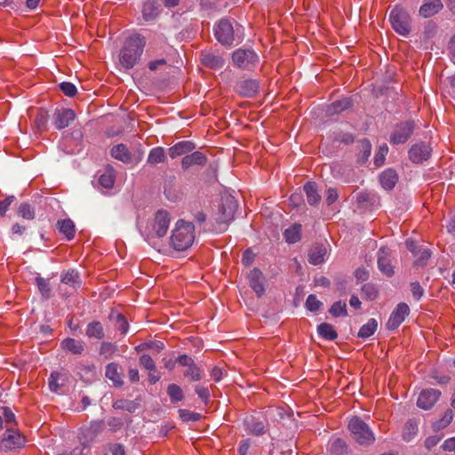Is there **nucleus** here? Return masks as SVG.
<instances>
[{
  "instance_id": "37998d69",
  "label": "nucleus",
  "mask_w": 455,
  "mask_h": 455,
  "mask_svg": "<svg viewBox=\"0 0 455 455\" xmlns=\"http://www.w3.org/2000/svg\"><path fill=\"white\" fill-rule=\"evenodd\" d=\"M167 395H169L171 402L172 403H176L178 402H180L184 399V394L180 386L177 384H170L167 387Z\"/></svg>"
},
{
  "instance_id": "e433bc0d",
  "label": "nucleus",
  "mask_w": 455,
  "mask_h": 455,
  "mask_svg": "<svg viewBox=\"0 0 455 455\" xmlns=\"http://www.w3.org/2000/svg\"><path fill=\"white\" fill-rule=\"evenodd\" d=\"M318 334L324 339L334 340L338 337L333 326L328 323H323L317 326Z\"/></svg>"
},
{
  "instance_id": "680f3d73",
  "label": "nucleus",
  "mask_w": 455,
  "mask_h": 455,
  "mask_svg": "<svg viewBox=\"0 0 455 455\" xmlns=\"http://www.w3.org/2000/svg\"><path fill=\"white\" fill-rule=\"evenodd\" d=\"M140 364L148 371L156 370V364H155L152 357L148 355H142L140 357Z\"/></svg>"
},
{
  "instance_id": "0e129e2a",
  "label": "nucleus",
  "mask_w": 455,
  "mask_h": 455,
  "mask_svg": "<svg viewBox=\"0 0 455 455\" xmlns=\"http://www.w3.org/2000/svg\"><path fill=\"white\" fill-rule=\"evenodd\" d=\"M334 140L344 144H352L355 140L354 136L348 132H339L335 134Z\"/></svg>"
},
{
  "instance_id": "4d7b16f0",
  "label": "nucleus",
  "mask_w": 455,
  "mask_h": 455,
  "mask_svg": "<svg viewBox=\"0 0 455 455\" xmlns=\"http://www.w3.org/2000/svg\"><path fill=\"white\" fill-rule=\"evenodd\" d=\"M184 376L190 378L191 381H198L202 379L201 371L196 364L189 366L184 372Z\"/></svg>"
},
{
  "instance_id": "39448f33",
  "label": "nucleus",
  "mask_w": 455,
  "mask_h": 455,
  "mask_svg": "<svg viewBox=\"0 0 455 455\" xmlns=\"http://www.w3.org/2000/svg\"><path fill=\"white\" fill-rule=\"evenodd\" d=\"M394 30L401 36H407L411 33V17L409 13L399 7L393 9L389 15Z\"/></svg>"
},
{
  "instance_id": "09e8293b",
  "label": "nucleus",
  "mask_w": 455,
  "mask_h": 455,
  "mask_svg": "<svg viewBox=\"0 0 455 455\" xmlns=\"http://www.w3.org/2000/svg\"><path fill=\"white\" fill-rule=\"evenodd\" d=\"M117 351V346L111 342H102L100 347V355L106 359L110 358Z\"/></svg>"
},
{
  "instance_id": "bf43d9fd",
  "label": "nucleus",
  "mask_w": 455,
  "mask_h": 455,
  "mask_svg": "<svg viewBox=\"0 0 455 455\" xmlns=\"http://www.w3.org/2000/svg\"><path fill=\"white\" fill-rule=\"evenodd\" d=\"M60 91L68 97H73L76 94V87L69 82H62L59 85Z\"/></svg>"
},
{
  "instance_id": "6e6d98bb",
  "label": "nucleus",
  "mask_w": 455,
  "mask_h": 455,
  "mask_svg": "<svg viewBox=\"0 0 455 455\" xmlns=\"http://www.w3.org/2000/svg\"><path fill=\"white\" fill-rule=\"evenodd\" d=\"M61 378V374L56 371H53L51 373L50 378L48 379V385L52 392H57L59 388L63 386L62 384H60L58 381Z\"/></svg>"
},
{
  "instance_id": "c9c22d12",
  "label": "nucleus",
  "mask_w": 455,
  "mask_h": 455,
  "mask_svg": "<svg viewBox=\"0 0 455 455\" xmlns=\"http://www.w3.org/2000/svg\"><path fill=\"white\" fill-rule=\"evenodd\" d=\"M109 318L115 322L116 328L121 332L122 335H125L127 333L129 323L122 314L112 311L109 315Z\"/></svg>"
},
{
  "instance_id": "ddd939ff",
  "label": "nucleus",
  "mask_w": 455,
  "mask_h": 455,
  "mask_svg": "<svg viewBox=\"0 0 455 455\" xmlns=\"http://www.w3.org/2000/svg\"><path fill=\"white\" fill-rule=\"evenodd\" d=\"M410 314V307L406 303H399L391 313L387 322V329L394 331L397 329L404 321L405 317Z\"/></svg>"
},
{
  "instance_id": "1a4fd4ad",
  "label": "nucleus",
  "mask_w": 455,
  "mask_h": 455,
  "mask_svg": "<svg viewBox=\"0 0 455 455\" xmlns=\"http://www.w3.org/2000/svg\"><path fill=\"white\" fill-rule=\"evenodd\" d=\"M24 437L20 433L6 430L0 441V451L10 452L20 449L24 444Z\"/></svg>"
},
{
  "instance_id": "f257e3e1",
  "label": "nucleus",
  "mask_w": 455,
  "mask_h": 455,
  "mask_svg": "<svg viewBox=\"0 0 455 455\" xmlns=\"http://www.w3.org/2000/svg\"><path fill=\"white\" fill-rule=\"evenodd\" d=\"M146 41L140 35L128 37L119 52V64L124 69H132L140 60Z\"/></svg>"
},
{
  "instance_id": "cd10ccee",
  "label": "nucleus",
  "mask_w": 455,
  "mask_h": 455,
  "mask_svg": "<svg viewBox=\"0 0 455 455\" xmlns=\"http://www.w3.org/2000/svg\"><path fill=\"white\" fill-rule=\"evenodd\" d=\"M352 105L353 101L351 98H343L339 100H336L327 107L326 115L328 116L338 115L351 108Z\"/></svg>"
},
{
  "instance_id": "4c0bfd02",
  "label": "nucleus",
  "mask_w": 455,
  "mask_h": 455,
  "mask_svg": "<svg viewBox=\"0 0 455 455\" xmlns=\"http://www.w3.org/2000/svg\"><path fill=\"white\" fill-rule=\"evenodd\" d=\"M300 224H294L291 227L286 228L283 232V236L287 243H295L300 240Z\"/></svg>"
},
{
  "instance_id": "9b49d317",
  "label": "nucleus",
  "mask_w": 455,
  "mask_h": 455,
  "mask_svg": "<svg viewBox=\"0 0 455 455\" xmlns=\"http://www.w3.org/2000/svg\"><path fill=\"white\" fill-rule=\"evenodd\" d=\"M377 264L379 270L387 277L394 275L395 271L392 266L391 250L387 247H381L377 252Z\"/></svg>"
},
{
  "instance_id": "603ef678",
  "label": "nucleus",
  "mask_w": 455,
  "mask_h": 455,
  "mask_svg": "<svg viewBox=\"0 0 455 455\" xmlns=\"http://www.w3.org/2000/svg\"><path fill=\"white\" fill-rule=\"evenodd\" d=\"M387 152H388V147L387 146V144H383V145L379 146V151L377 152V154L374 156V164H375L376 167H379L384 164Z\"/></svg>"
},
{
  "instance_id": "a878e982",
  "label": "nucleus",
  "mask_w": 455,
  "mask_h": 455,
  "mask_svg": "<svg viewBox=\"0 0 455 455\" xmlns=\"http://www.w3.org/2000/svg\"><path fill=\"white\" fill-rule=\"evenodd\" d=\"M113 408L133 413L141 407V398L138 396L134 400L119 399L113 403Z\"/></svg>"
},
{
  "instance_id": "a19ab883",
  "label": "nucleus",
  "mask_w": 455,
  "mask_h": 455,
  "mask_svg": "<svg viewBox=\"0 0 455 455\" xmlns=\"http://www.w3.org/2000/svg\"><path fill=\"white\" fill-rule=\"evenodd\" d=\"M166 159L164 149L161 147L154 148L150 150L148 156V163L150 164H157L164 163Z\"/></svg>"
},
{
  "instance_id": "5701e85b",
  "label": "nucleus",
  "mask_w": 455,
  "mask_h": 455,
  "mask_svg": "<svg viewBox=\"0 0 455 455\" xmlns=\"http://www.w3.org/2000/svg\"><path fill=\"white\" fill-rule=\"evenodd\" d=\"M303 191L306 194L307 202L311 206H316L322 200L319 194L317 184L315 181H307L303 186Z\"/></svg>"
},
{
  "instance_id": "58836bf2",
  "label": "nucleus",
  "mask_w": 455,
  "mask_h": 455,
  "mask_svg": "<svg viewBox=\"0 0 455 455\" xmlns=\"http://www.w3.org/2000/svg\"><path fill=\"white\" fill-rule=\"evenodd\" d=\"M371 152V144L369 140L363 139L360 141V152L357 156V162L361 165L364 164Z\"/></svg>"
},
{
  "instance_id": "052dcab7",
  "label": "nucleus",
  "mask_w": 455,
  "mask_h": 455,
  "mask_svg": "<svg viewBox=\"0 0 455 455\" xmlns=\"http://www.w3.org/2000/svg\"><path fill=\"white\" fill-rule=\"evenodd\" d=\"M115 178L111 173L106 172L100 176L99 183L105 188H110L113 187Z\"/></svg>"
},
{
  "instance_id": "0eeeda50",
  "label": "nucleus",
  "mask_w": 455,
  "mask_h": 455,
  "mask_svg": "<svg viewBox=\"0 0 455 455\" xmlns=\"http://www.w3.org/2000/svg\"><path fill=\"white\" fill-rule=\"evenodd\" d=\"M232 61L239 68L250 69L259 61V56L251 49L239 48L232 53Z\"/></svg>"
},
{
  "instance_id": "7ed1b4c3",
  "label": "nucleus",
  "mask_w": 455,
  "mask_h": 455,
  "mask_svg": "<svg viewBox=\"0 0 455 455\" xmlns=\"http://www.w3.org/2000/svg\"><path fill=\"white\" fill-rule=\"evenodd\" d=\"M238 204L232 196H226L221 198V204L219 212L215 214V230L223 233L227 230L228 224L234 220Z\"/></svg>"
},
{
  "instance_id": "69168bd1",
  "label": "nucleus",
  "mask_w": 455,
  "mask_h": 455,
  "mask_svg": "<svg viewBox=\"0 0 455 455\" xmlns=\"http://www.w3.org/2000/svg\"><path fill=\"white\" fill-rule=\"evenodd\" d=\"M411 291L416 300H419L424 295V289L419 282H413L411 283Z\"/></svg>"
},
{
  "instance_id": "6e6552de",
  "label": "nucleus",
  "mask_w": 455,
  "mask_h": 455,
  "mask_svg": "<svg viewBox=\"0 0 455 455\" xmlns=\"http://www.w3.org/2000/svg\"><path fill=\"white\" fill-rule=\"evenodd\" d=\"M415 130L414 121H405L397 124L390 135V142L394 145L404 144Z\"/></svg>"
},
{
  "instance_id": "4be33fe9",
  "label": "nucleus",
  "mask_w": 455,
  "mask_h": 455,
  "mask_svg": "<svg viewBox=\"0 0 455 455\" xmlns=\"http://www.w3.org/2000/svg\"><path fill=\"white\" fill-rule=\"evenodd\" d=\"M201 61L202 63L209 68H221L225 60L220 55H217L210 51H203L201 52Z\"/></svg>"
},
{
  "instance_id": "ea45409f",
  "label": "nucleus",
  "mask_w": 455,
  "mask_h": 455,
  "mask_svg": "<svg viewBox=\"0 0 455 455\" xmlns=\"http://www.w3.org/2000/svg\"><path fill=\"white\" fill-rule=\"evenodd\" d=\"M378 322L374 318L369 319V321L363 324L358 333L357 336L361 339H367L371 337L377 330Z\"/></svg>"
},
{
  "instance_id": "aec40b11",
  "label": "nucleus",
  "mask_w": 455,
  "mask_h": 455,
  "mask_svg": "<svg viewBox=\"0 0 455 455\" xmlns=\"http://www.w3.org/2000/svg\"><path fill=\"white\" fill-rule=\"evenodd\" d=\"M207 163V156L201 151H192L191 154L186 155L181 160V167L188 170L193 166H204Z\"/></svg>"
},
{
  "instance_id": "49530a36",
  "label": "nucleus",
  "mask_w": 455,
  "mask_h": 455,
  "mask_svg": "<svg viewBox=\"0 0 455 455\" xmlns=\"http://www.w3.org/2000/svg\"><path fill=\"white\" fill-rule=\"evenodd\" d=\"M331 451L335 455L346 454L347 452V444L343 439L337 438L331 445Z\"/></svg>"
},
{
  "instance_id": "79ce46f5",
  "label": "nucleus",
  "mask_w": 455,
  "mask_h": 455,
  "mask_svg": "<svg viewBox=\"0 0 455 455\" xmlns=\"http://www.w3.org/2000/svg\"><path fill=\"white\" fill-rule=\"evenodd\" d=\"M35 280L42 298L45 300L49 299L52 296L49 281L41 276H36Z\"/></svg>"
},
{
  "instance_id": "3c124183",
  "label": "nucleus",
  "mask_w": 455,
  "mask_h": 455,
  "mask_svg": "<svg viewBox=\"0 0 455 455\" xmlns=\"http://www.w3.org/2000/svg\"><path fill=\"white\" fill-rule=\"evenodd\" d=\"M305 306L307 310L311 312H315L320 309L323 306V303L317 299L316 296L314 294H310L306 300Z\"/></svg>"
},
{
  "instance_id": "f3484780",
  "label": "nucleus",
  "mask_w": 455,
  "mask_h": 455,
  "mask_svg": "<svg viewBox=\"0 0 455 455\" xmlns=\"http://www.w3.org/2000/svg\"><path fill=\"white\" fill-rule=\"evenodd\" d=\"M236 92L245 98H253L259 90V83L256 79H243L236 83Z\"/></svg>"
},
{
  "instance_id": "9d476101",
  "label": "nucleus",
  "mask_w": 455,
  "mask_h": 455,
  "mask_svg": "<svg viewBox=\"0 0 455 455\" xmlns=\"http://www.w3.org/2000/svg\"><path fill=\"white\" fill-rule=\"evenodd\" d=\"M105 423L103 420H92L90 426L84 427L79 435V440L84 447L88 446L95 438L104 430Z\"/></svg>"
},
{
  "instance_id": "20e7f679",
  "label": "nucleus",
  "mask_w": 455,
  "mask_h": 455,
  "mask_svg": "<svg viewBox=\"0 0 455 455\" xmlns=\"http://www.w3.org/2000/svg\"><path fill=\"white\" fill-rule=\"evenodd\" d=\"M348 429L353 439L360 445L368 446L375 441L370 427L359 417L355 416L350 419Z\"/></svg>"
},
{
  "instance_id": "7c9ffc66",
  "label": "nucleus",
  "mask_w": 455,
  "mask_h": 455,
  "mask_svg": "<svg viewBox=\"0 0 455 455\" xmlns=\"http://www.w3.org/2000/svg\"><path fill=\"white\" fill-rule=\"evenodd\" d=\"M60 281L62 283L69 285L74 289L80 287L82 282L78 272L75 269H68L61 274Z\"/></svg>"
},
{
  "instance_id": "a211bd4d",
  "label": "nucleus",
  "mask_w": 455,
  "mask_h": 455,
  "mask_svg": "<svg viewBox=\"0 0 455 455\" xmlns=\"http://www.w3.org/2000/svg\"><path fill=\"white\" fill-rule=\"evenodd\" d=\"M170 225V216L168 212L159 210L156 212L153 229L157 237H163L166 235Z\"/></svg>"
},
{
  "instance_id": "c756f323",
  "label": "nucleus",
  "mask_w": 455,
  "mask_h": 455,
  "mask_svg": "<svg viewBox=\"0 0 455 455\" xmlns=\"http://www.w3.org/2000/svg\"><path fill=\"white\" fill-rule=\"evenodd\" d=\"M119 366L116 363H110L106 366L105 376L113 382V385L116 387L123 386L124 381L121 374L118 371Z\"/></svg>"
},
{
  "instance_id": "f8f14e48",
  "label": "nucleus",
  "mask_w": 455,
  "mask_h": 455,
  "mask_svg": "<svg viewBox=\"0 0 455 455\" xmlns=\"http://www.w3.org/2000/svg\"><path fill=\"white\" fill-rule=\"evenodd\" d=\"M432 148L426 142L412 145L408 152L409 159L414 164H422L429 159Z\"/></svg>"
},
{
  "instance_id": "a18cd8bd",
  "label": "nucleus",
  "mask_w": 455,
  "mask_h": 455,
  "mask_svg": "<svg viewBox=\"0 0 455 455\" xmlns=\"http://www.w3.org/2000/svg\"><path fill=\"white\" fill-rule=\"evenodd\" d=\"M329 313L335 317L347 316V310L346 302L341 300L334 302L329 309Z\"/></svg>"
},
{
  "instance_id": "6ab92c4d",
  "label": "nucleus",
  "mask_w": 455,
  "mask_h": 455,
  "mask_svg": "<svg viewBox=\"0 0 455 455\" xmlns=\"http://www.w3.org/2000/svg\"><path fill=\"white\" fill-rule=\"evenodd\" d=\"M75 117V112L70 108L56 109L54 112V124L59 130L64 129L68 127L72 121H74Z\"/></svg>"
},
{
  "instance_id": "dca6fc26",
  "label": "nucleus",
  "mask_w": 455,
  "mask_h": 455,
  "mask_svg": "<svg viewBox=\"0 0 455 455\" xmlns=\"http://www.w3.org/2000/svg\"><path fill=\"white\" fill-rule=\"evenodd\" d=\"M110 155L124 164H138L141 160V156H133L126 145L123 143L114 146L110 150Z\"/></svg>"
},
{
  "instance_id": "2eb2a0df",
  "label": "nucleus",
  "mask_w": 455,
  "mask_h": 455,
  "mask_svg": "<svg viewBox=\"0 0 455 455\" xmlns=\"http://www.w3.org/2000/svg\"><path fill=\"white\" fill-rule=\"evenodd\" d=\"M250 287L257 294L261 297L266 291L267 280L263 273L258 269L253 268L248 275Z\"/></svg>"
},
{
  "instance_id": "412c9836",
  "label": "nucleus",
  "mask_w": 455,
  "mask_h": 455,
  "mask_svg": "<svg viewBox=\"0 0 455 455\" xmlns=\"http://www.w3.org/2000/svg\"><path fill=\"white\" fill-rule=\"evenodd\" d=\"M443 8L441 0H424L419 7V14L423 18H430L437 14Z\"/></svg>"
},
{
  "instance_id": "338daca9",
  "label": "nucleus",
  "mask_w": 455,
  "mask_h": 455,
  "mask_svg": "<svg viewBox=\"0 0 455 455\" xmlns=\"http://www.w3.org/2000/svg\"><path fill=\"white\" fill-rule=\"evenodd\" d=\"M453 413L451 410H447L444 412L443 417L438 421L437 428H444L446 427L452 420Z\"/></svg>"
},
{
  "instance_id": "e2e57ef3",
  "label": "nucleus",
  "mask_w": 455,
  "mask_h": 455,
  "mask_svg": "<svg viewBox=\"0 0 455 455\" xmlns=\"http://www.w3.org/2000/svg\"><path fill=\"white\" fill-rule=\"evenodd\" d=\"M339 198V193L337 191V188H329L326 190V198L325 203L328 206L334 204Z\"/></svg>"
},
{
  "instance_id": "5fc2aeb1",
  "label": "nucleus",
  "mask_w": 455,
  "mask_h": 455,
  "mask_svg": "<svg viewBox=\"0 0 455 455\" xmlns=\"http://www.w3.org/2000/svg\"><path fill=\"white\" fill-rule=\"evenodd\" d=\"M247 425L251 433L255 435H260L265 432V426L261 421H255L254 419H251L250 421H247Z\"/></svg>"
},
{
  "instance_id": "72a5a7b5",
  "label": "nucleus",
  "mask_w": 455,
  "mask_h": 455,
  "mask_svg": "<svg viewBox=\"0 0 455 455\" xmlns=\"http://www.w3.org/2000/svg\"><path fill=\"white\" fill-rule=\"evenodd\" d=\"M57 227L60 232L65 235L68 240L74 238L76 233L75 225L70 219L58 220Z\"/></svg>"
},
{
  "instance_id": "8fccbe9b",
  "label": "nucleus",
  "mask_w": 455,
  "mask_h": 455,
  "mask_svg": "<svg viewBox=\"0 0 455 455\" xmlns=\"http://www.w3.org/2000/svg\"><path fill=\"white\" fill-rule=\"evenodd\" d=\"M179 415L183 422L198 421L202 418L200 413L193 412L185 409H180Z\"/></svg>"
},
{
  "instance_id": "393cba45",
  "label": "nucleus",
  "mask_w": 455,
  "mask_h": 455,
  "mask_svg": "<svg viewBox=\"0 0 455 455\" xmlns=\"http://www.w3.org/2000/svg\"><path fill=\"white\" fill-rule=\"evenodd\" d=\"M379 180L384 189L391 190L398 181V174L395 170L388 168L380 173Z\"/></svg>"
},
{
  "instance_id": "c03bdc74",
  "label": "nucleus",
  "mask_w": 455,
  "mask_h": 455,
  "mask_svg": "<svg viewBox=\"0 0 455 455\" xmlns=\"http://www.w3.org/2000/svg\"><path fill=\"white\" fill-rule=\"evenodd\" d=\"M17 214L20 217H22L23 219H26V220H31L35 218L36 216V212H35V209L34 207H32L28 203H22L20 204L18 210H17Z\"/></svg>"
},
{
  "instance_id": "4468645a",
  "label": "nucleus",
  "mask_w": 455,
  "mask_h": 455,
  "mask_svg": "<svg viewBox=\"0 0 455 455\" xmlns=\"http://www.w3.org/2000/svg\"><path fill=\"white\" fill-rule=\"evenodd\" d=\"M441 391L435 388L423 389L418 397L417 406L422 410H430L438 401Z\"/></svg>"
},
{
  "instance_id": "f03ea898",
  "label": "nucleus",
  "mask_w": 455,
  "mask_h": 455,
  "mask_svg": "<svg viewBox=\"0 0 455 455\" xmlns=\"http://www.w3.org/2000/svg\"><path fill=\"white\" fill-rule=\"evenodd\" d=\"M194 231L195 226L192 222H186L183 220H178L171 237L172 247L180 251L188 249L195 239Z\"/></svg>"
},
{
  "instance_id": "2f4dec72",
  "label": "nucleus",
  "mask_w": 455,
  "mask_h": 455,
  "mask_svg": "<svg viewBox=\"0 0 455 455\" xmlns=\"http://www.w3.org/2000/svg\"><path fill=\"white\" fill-rule=\"evenodd\" d=\"M61 347L63 349L71 352L74 355H81L84 350V344L82 340L73 338H67L62 340Z\"/></svg>"
},
{
  "instance_id": "c85d7f7f",
  "label": "nucleus",
  "mask_w": 455,
  "mask_h": 455,
  "mask_svg": "<svg viewBox=\"0 0 455 455\" xmlns=\"http://www.w3.org/2000/svg\"><path fill=\"white\" fill-rule=\"evenodd\" d=\"M419 432V421L415 419H410L404 424L402 431V438L404 442H411Z\"/></svg>"
},
{
  "instance_id": "de8ad7c7",
  "label": "nucleus",
  "mask_w": 455,
  "mask_h": 455,
  "mask_svg": "<svg viewBox=\"0 0 455 455\" xmlns=\"http://www.w3.org/2000/svg\"><path fill=\"white\" fill-rule=\"evenodd\" d=\"M362 294L368 300H374L379 294L377 287L371 283H367L362 286Z\"/></svg>"
},
{
  "instance_id": "13d9d810",
  "label": "nucleus",
  "mask_w": 455,
  "mask_h": 455,
  "mask_svg": "<svg viewBox=\"0 0 455 455\" xmlns=\"http://www.w3.org/2000/svg\"><path fill=\"white\" fill-rule=\"evenodd\" d=\"M124 448L120 443H109L105 451V455H124Z\"/></svg>"
},
{
  "instance_id": "473e14b6",
  "label": "nucleus",
  "mask_w": 455,
  "mask_h": 455,
  "mask_svg": "<svg viewBox=\"0 0 455 455\" xmlns=\"http://www.w3.org/2000/svg\"><path fill=\"white\" fill-rule=\"evenodd\" d=\"M326 248L324 245L314 246L308 253V261L312 265H319L324 261V256L326 254Z\"/></svg>"
},
{
  "instance_id": "b1692460",
  "label": "nucleus",
  "mask_w": 455,
  "mask_h": 455,
  "mask_svg": "<svg viewBox=\"0 0 455 455\" xmlns=\"http://www.w3.org/2000/svg\"><path fill=\"white\" fill-rule=\"evenodd\" d=\"M196 144L192 141L183 140L176 143L168 149L169 156L174 159L182 155H188L196 149Z\"/></svg>"
},
{
  "instance_id": "423d86ee",
  "label": "nucleus",
  "mask_w": 455,
  "mask_h": 455,
  "mask_svg": "<svg viewBox=\"0 0 455 455\" xmlns=\"http://www.w3.org/2000/svg\"><path fill=\"white\" fill-rule=\"evenodd\" d=\"M238 29L239 28L235 29L228 20L223 19L214 28L215 37L222 45L231 46L235 42V33Z\"/></svg>"
},
{
  "instance_id": "774afa93",
  "label": "nucleus",
  "mask_w": 455,
  "mask_h": 455,
  "mask_svg": "<svg viewBox=\"0 0 455 455\" xmlns=\"http://www.w3.org/2000/svg\"><path fill=\"white\" fill-rule=\"evenodd\" d=\"M195 391L204 403H208L210 398V392L207 387L196 386L195 387Z\"/></svg>"
},
{
  "instance_id": "864d4df0",
  "label": "nucleus",
  "mask_w": 455,
  "mask_h": 455,
  "mask_svg": "<svg viewBox=\"0 0 455 455\" xmlns=\"http://www.w3.org/2000/svg\"><path fill=\"white\" fill-rule=\"evenodd\" d=\"M417 252L418 255H415L417 257L415 264L421 267L425 266L431 256L430 251L426 248H419Z\"/></svg>"
},
{
  "instance_id": "bb28decb",
  "label": "nucleus",
  "mask_w": 455,
  "mask_h": 455,
  "mask_svg": "<svg viewBox=\"0 0 455 455\" xmlns=\"http://www.w3.org/2000/svg\"><path fill=\"white\" fill-rule=\"evenodd\" d=\"M161 5L156 0H148L143 4L142 14L145 20H155L160 13Z\"/></svg>"
},
{
  "instance_id": "f704fd0d",
  "label": "nucleus",
  "mask_w": 455,
  "mask_h": 455,
  "mask_svg": "<svg viewBox=\"0 0 455 455\" xmlns=\"http://www.w3.org/2000/svg\"><path fill=\"white\" fill-rule=\"evenodd\" d=\"M86 335L89 338L101 339L104 338V329L100 322L93 321L88 323L86 327Z\"/></svg>"
}]
</instances>
